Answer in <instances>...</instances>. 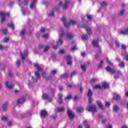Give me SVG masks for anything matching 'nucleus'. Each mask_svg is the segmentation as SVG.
Wrapping results in <instances>:
<instances>
[{"label":"nucleus","mask_w":128,"mask_h":128,"mask_svg":"<svg viewBox=\"0 0 128 128\" xmlns=\"http://www.w3.org/2000/svg\"><path fill=\"white\" fill-rule=\"evenodd\" d=\"M34 66L36 68L37 71L35 72H34L35 77L32 76V82L35 83L38 82V80L40 78V74L38 72H42L43 70L40 68V66L38 64H34Z\"/></svg>","instance_id":"nucleus-1"},{"label":"nucleus","mask_w":128,"mask_h":128,"mask_svg":"<svg viewBox=\"0 0 128 128\" xmlns=\"http://www.w3.org/2000/svg\"><path fill=\"white\" fill-rule=\"evenodd\" d=\"M106 62L108 64V66L106 68V70L108 72H110V74H115L116 73V70L110 67L114 66V64H112L110 60H108V58H106Z\"/></svg>","instance_id":"nucleus-2"},{"label":"nucleus","mask_w":128,"mask_h":128,"mask_svg":"<svg viewBox=\"0 0 128 128\" xmlns=\"http://www.w3.org/2000/svg\"><path fill=\"white\" fill-rule=\"evenodd\" d=\"M8 16L10 17V13H7L6 14L4 12H0V16H1L0 18V24H2L4 22H6V18Z\"/></svg>","instance_id":"nucleus-3"},{"label":"nucleus","mask_w":128,"mask_h":128,"mask_svg":"<svg viewBox=\"0 0 128 128\" xmlns=\"http://www.w3.org/2000/svg\"><path fill=\"white\" fill-rule=\"evenodd\" d=\"M86 110L88 112H92V114H94V112H97L96 106L94 104L88 106L87 107Z\"/></svg>","instance_id":"nucleus-4"},{"label":"nucleus","mask_w":128,"mask_h":128,"mask_svg":"<svg viewBox=\"0 0 128 128\" xmlns=\"http://www.w3.org/2000/svg\"><path fill=\"white\" fill-rule=\"evenodd\" d=\"M70 24H72V26H76V20H70L68 22H67L66 21L64 20V26L65 28H70Z\"/></svg>","instance_id":"nucleus-5"},{"label":"nucleus","mask_w":128,"mask_h":128,"mask_svg":"<svg viewBox=\"0 0 128 128\" xmlns=\"http://www.w3.org/2000/svg\"><path fill=\"white\" fill-rule=\"evenodd\" d=\"M28 50H26L24 52V54L22 53H20V58L22 62H24V60H26V58H28Z\"/></svg>","instance_id":"nucleus-6"},{"label":"nucleus","mask_w":128,"mask_h":128,"mask_svg":"<svg viewBox=\"0 0 128 128\" xmlns=\"http://www.w3.org/2000/svg\"><path fill=\"white\" fill-rule=\"evenodd\" d=\"M66 60H67V64L72 66V58L70 54L66 55Z\"/></svg>","instance_id":"nucleus-7"},{"label":"nucleus","mask_w":128,"mask_h":128,"mask_svg":"<svg viewBox=\"0 0 128 128\" xmlns=\"http://www.w3.org/2000/svg\"><path fill=\"white\" fill-rule=\"evenodd\" d=\"M93 46L94 48H98L100 52H101L100 50H102V48H100V44H98V40H93Z\"/></svg>","instance_id":"nucleus-8"},{"label":"nucleus","mask_w":128,"mask_h":128,"mask_svg":"<svg viewBox=\"0 0 128 128\" xmlns=\"http://www.w3.org/2000/svg\"><path fill=\"white\" fill-rule=\"evenodd\" d=\"M42 99L44 100H47L49 102H52V98H50L48 94H46L43 93L42 94Z\"/></svg>","instance_id":"nucleus-9"},{"label":"nucleus","mask_w":128,"mask_h":128,"mask_svg":"<svg viewBox=\"0 0 128 128\" xmlns=\"http://www.w3.org/2000/svg\"><path fill=\"white\" fill-rule=\"evenodd\" d=\"M78 27L84 28L86 30L88 34H90H90H92V30L90 29V28H88V26H86V24L83 25V26L78 25Z\"/></svg>","instance_id":"nucleus-10"},{"label":"nucleus","mask_w":128,"mask_h":128,"mask_svg":"<svg viewBox=\"0 0 128 128\" xmlns=\"http://www.w3.org/2000/svg\"><path fill=\"white\" fill-rule=\"evenodd\" d=\"M64 32L62 31L61 34V38H60L56 42L57 46H60L62 44V38H64Z\"/></svg>","instance_id":"nucleus-11"},{"label":"nucleus","mask_w":128,"mask_h":128,"mask_svg":"<svg viewBox=\"0 0 128 128\" xmlns=\"http://www.w3.org/2000/svg\"><path fill=\"white\" fill-rule=\"evenodd\" d=\"M68 114L70 120H74V113L72 110L68 109Z\"/></svg>","instance_id":"nucleus-12"},{"label":"nucleus","mask_w":128,"mask_h":128,"mask_svg":"<svg viewBox=\"0 0 128 128\" xmlns=\"http://www.w3.org/2000/svg\"><path fill=\"white\" fill-rule=\"evenodd\" d=\"M8 104V102L4 103L2 106V110L3 112H7Z\"/></svg>","instance_id":"nucleus-13"},{"label":"nucleus","mask_w":128,"mask_h":128,"mask_svg":"<svg viewBox=\"0 0 128 128\" xmlns=\"http://www.w3.org/2000/svg\"><path fill=\"white\" fill-rule=\"evenodd\" d=\"M31 3L30 4V8L34 10L36 8V0H30Z\"/></svg>","instance_id":"nucleus-14"},{"label":"nucleus","mask_w":128,"mask_h":128,"mask_svg":"<svg viewBox=\"0 0 128 128\" xmlns=\"http://www.w3.org/2000/svg\"><path fill=\"white\" fill-rule=\"evenodd\" d=\"M40 116L42 118H46V116H48V112L45 110H42L40 113Z\"/></svg>","instance_id":"nucleus-15"},{"label":"nucleus","mask_w":128,"mask_h":128,"mask_svg":"<svg viewBox=\"0 0 128 128\" xmlns=\"http://www.w3.org/2000/svg\"><path fill=\"white\" fill-rule=\"evenodd\" d=\"M5 86L6 88H8L9 90H12V85L10 84V82L9 80L6 82Z\"/></svg>","instance_id":"nucleus-16"},{"label":"nucleus","mask_w":128,"mask_h":128,"mask_svg":"<svg viewBox=\"0 0 128 128\" xmlns=\"http://www.w3.org/2000/svg\"><path fill=\"white\" fill-rule=\"evenodd\" d=\"M18 6H20L21 8V12L23 16H26V10H24V7L20 5V2H18Z\"/></svg>","instance_id":"nucleus-17"},{"label":"nucleus","mask_w":128,"mask_h":128,"mask_svg":"<svg viewBox=\"0 0 128 128\" xmlns=\"http://www.w3.org/2000/svg\"><path fill=\"white\" fill-rule=\"evenodd\" d=\"M24 102H26V99L24 98H21L17 100L16 104H22Z\"/></svg>","instance_id":"nucleus-18"},{"label":"nucleus","mask_w":128,"mask_h":128,"mask_svg":"<svg viewBox=\"0 0 128 128\" xmlns=\"http://www.w3.org/2000/svg\"><path fill=\"white\" fill-rule=\"evenodd\" d=\"M62 98H64V95L62 94H58V98L59 100L58 104H62Z\"/></svg>","instance_id":"nucleus-19"},{"label":"nucleus","mask_w":128,"mask_h":128,"mask_svg":"<svg viewBox=\"0 0 128 128\" xmlns=\"http://www.w3.org/2000/svg\"><path fill=\"white\" fill-rule=\"evenodd\" d=\"M68 6H70V1L68 0H65L64 2V10H66L68 8Z\"/></svg>","instance_id":"nucleus-20"},{"label":"nucleus","mask_w":128,"mask_h":128,"mask_svg":"<svg viewBox=\"0 0 128 128\" xmlns=\"http://www.w3.org/2000/svg\"><path fill=\"white\" fill-rule=\"evenodd\" d=\"M120 34H124V36L128 34V28H126L124 30L120 32Z\"/></svg>","instance_id":"nucleus-21"},{"label":"nucleus","mask_w":128,"mask_h":128,"mask_svg":"<svg viewBox=\"0 0 128 128\" xmlns=\"http://www.w3.org/2000/svg\"><path fill=\"white\" fill-rule=\"evenodd\" d=\"M110 85L106 82H104L102 84V87L104 88H108Z\"/></svg>","instance_id":"nucleus-22"},{"label":"nucleus","mask_w":128,"mask_h":128,"mask_svg":"<svg viewBox=\"0 0 128 128\" xmlns=\"http://www.w3.org/2000/svg\"><path fill=\"white\" fill-rule=\"evenodd\" d=\"M113 98L116 100H120V96L118 94H115L113 97Z\"/></svg>","instance_id":"nucleus-23"},{"label":"nucleus","mask_w":128,"mask_h":128,"mask_svg":"<svg viewBox=\"0 0 128 128\" xmlns=\"http://www.w3.org/2000/svg\"><path fill=\"white\" fill-rule=\"evenodd\" d=\"M122 72H120V71H118L114 77V78H115V80H118V78H120V76H122Z\"/></svg>","instance_id":"nucleus-24"},{"label":"nucleus","mask_w":128,"mask_h":128,"mask_svg":"<svg viewBox=\"0 0 128 128\" xmlns=\"http://www.w3.org/2000/svg\"><path fill=\"white\" fill-rule=\"evenodd\" d=\"M32 114V112H28L26 114L22 115V118H28V116H30Z\"/></svg>","instance_id":"nucleus-25"},{"label":"nucleus","mask_w":128,"mask_h":128,"mask_svg":"<svg viewBox=\"0 0 128 128\" xmlns=\"http://www.w3.org/2000/svg\"><path fill=\"white\" fill-rule=\"evenodd\" d=\"M113 112H118V110H120V108L118 106H113Z\"/></svg>","instance_id":"nucleus-26"},{"label":"nucleus","mask_w":128,"mask_h":128,"mask_svg":"<svg viewBox=\"0 0 128 128\" xmlns=\"http://www.w3.org/2000/svg\"><path fill=\"white\" fill-rule=\"evenodd\" d=\"M66 38H69V40H72V38H74V34L68 33L66 34Z\"/></svg>","instance_id":"nucleus-27"},{"label":"nucleus","mask_w":128,"mask_h":128,"mask_svg":"<svg viewBox=\"0 0 128 128\" xmlns=\"http://www.w3.org/2000/svg\"><path fill=\"white\" fill-rule=\"evenodd\" d=\"M87 96L88 98H92V90L89 89L87 94Z\"/></svg>","instance_id":"nucleus-28"},{"label":"nucleus","mask_w":128,"mask_h":128,"mask_svg":"<svg viewBox=\"0 0 128 128\" xmlns=\"http://www.w3.org/2000/svg\"><path fill=\"white\" fill-rule=\"evenodd\" d=\"M97 104L101 110H104V106H102V104L100 101H98Z\"/></svg>","instance_id":"nucleus-29"},{"label":"nucleus","mask_w":128,"mask_h":128,"mask_svg":"<svg viewBox=\"0 0 128 128\" xmlns=\"http://www.w3.org/2000/svg\"><path fill=\"white\" fill-rule=\"evenodd\" d=\"M97 104L101 110H104V106H102V104L100 101H98Z\"/></svg>","instance_id":"nucleus-30"},{"label":"nucleus","mask_w":128,"mask_h":128,"mask_svg":"<svg viewBox=\"0 0 128 128\" xmlns=\"http://www.w3.org/2000/svg\"><path fill=\"white\" fill-rule=\"evenodd\" d=\"M64 112V108L62 107L57 108V112Z\"/></svg>","instance_id":"nucleus-31"},{"label":"nucleus","mask_w":128,"mask_h":128,"mask_svg":"<svg viewBox=\"0 0 128 128\" xmlns=\"http://www.w3.org/2000/svg\"><path fill=\"white\" fill-rule=\"evenodd\" d=\"M8 26L10 28H12V30H14V25L12 22L8 24Z\"/></svg>","instance_id":"nucleus-32"},{"label":"nucleus","mask_w":128,"mask_h":128,"mask_svg":"<svg viewBox=\"0 0 128 128\" xmlns=\"http://www.w3.org/2000/svg\"><path fill=\"white\" fill-rule=\"evenodd\" d=\"M50 49V46L48 45H46L44 48V52H46Z\"/></svg>","instance_id":"nucleus-33"},{"label":"nucleus","mask_w":128,"mask_h":128,"mask_svg":"<svg viewBox=\"0 0 128 128\" xmlns=\"http://www.w3.org/2000/svg\"><path fill=\"white\" fill-rule=\"evenodd\" d=\"M76 110L79 112H84V108L82 107H78L76 108Z\"/></svg>","instance_id":"nucleus-34"},{"label":"nucleus","mask_w":128,"mask_h":128,"mask_svg":"<svg viewBox=\"0 0 128 128\" xmlns=\"http://www.w3.org/2000/svg\"><path fill=\"white\" fill-rule=\"evenodd\" d=\"M94 90H102V86L100 85H96L94 87Z\"/></svg>","instance_id":"nucleus-35"},{"label":"nucleus","mask_w":128,"mask_h":128,"mask_svg":"<svg viewBox=\"0 0 128 128\" xmlns=\"http://www.w3.org/2000/svg\"><path fill=\"white\" fill-rule=\"evenodd\" d=\"M101 6L102 8H104V6H108V2H106L104 1L103 2H102L101 4Z\"/></svg>","instance_id":"nucleus-36"},{"label":"nucleus","mask_w":128,"mask_h":128,"mask_svg":"<svg viewBox=\"0 0 128 128\" xmlns=\"http://www.w3.org/2000/svg\"><path fill=\"white\" fill-rule=\"evenodd\" d=\"M81 68L82 70L86 72V66L84 64L81 65Z\"/></svg>","instance_id":"nucleus-37"},{"label":"nucleus","mask_w":128,"mask_h":128,"mask_svg":"<svg viewBox=\"0 0 128 128\" xmlns=\"http://www.w3.org/2000/svg\"><path fill=\"white\" fill-rule=\"evenodd\" d=\"M4 42L8 43L10 42V37H6L4 38L3 40Z\"/></svg>","instance_id":"nucleus-38"},{"label":"nucleus","mask_w":128,"mask_h":128,"mask_svg":"<svg viewBox=\"0 0 128 128\" xmlns=\"http://www.w3.org/2000/svg\"><path fill=\"white\" fill-rule=\"evenodd\" d=\"M26 34V30H22L20 32V36H24Z\"/></svg>","instance_id":"nucleus-39"},{"label":"nucleus","mask_w":128,"mask_h":128,"mask_svg":"<svg viewBox=\"0 0 128 128\" xmlns=\"http://www.w3.org/2000/svg\"><path fill=\"white\" fill-rule=\"evenodd\" d=\"M0 68L2 70L4 71V70L6 69V66L4 64H1L0 66Z\"/></svg>","instance_id":"nucleus-40"},{"label":"nucleus","mask_w":128,"mask_h":128,"mask_svg":"<svg viewBox=\"0 0 128 128\" xmlns=\"http://www.w3.org/2000/svg\"><path fill=\"white\" fill-rule=\"evenodd\" d=\"M59 6H62L63 10H64V5L62 4V1H60L58 3Z\"/></svg>","instance_id":"nucleus-41"},{"label":"nucleus","mask_w":128,"mask_h":128,"mask_svg":"<svg viewBox=\"0 0 128 128\" xmlns=\"http://www.w3.org/2000/svg\"><path fill=\"white\" fill-rule=\"evenodd\" d=\"M54 10H52L50 13L48 14V16H54Z\"/></svg>","instance_id":"nucleus-42"},{"label":"nucleus","mask_w":128,"mask_h":128,"mask_svg":"<svg viewBox=\"0 0 128 128\" xmlns=\"http://www.w3.org/2000/svg\"><path fill=\"white\" fill-rule=\"evenodd\" d=\"M83 40H88V35H83L82 36Z\"/></svg>","instance_id":"nucleus-43"},{"label":"nucleus","mask_w":128,"mask_h":128,"mask_svg":"<svg viewBox=\"0 0 128 128\" xmlns=\"http://www.w3.org/2000/svg\"><path fill=\"white\" fill-rule=\"evenodd\" d=\"M104 64V60H101L100 64L98 65L99 68H102V64Z\"/></svg>","instance_id":"nucleus-44"},{"label":"nucleus","mask_w":128,"mask_h":128,"mask_svg":"<svg viewBox=\"0 0 128 128\" xmlns=\"http://www.w3.org/2000/svg\"><path fill=\"white\" fill-rule=\"evenodd\" d=\"M42 76L44 78H46V72H42Z\"/></svg>","instance_id":"nucleus-45"},{"label":"nucleus","mask_w":128,"mask_h":128,"mask_svg":"<svg viewBox=\"0 0 128 128\" xmlns=\"http://www.w3.org/2000/svg\"><path fill=\"white\" fill-rule=\"evenodd\" d=\"M72 95H68L65 98V100H72Z\"/></svg>","instance_id":"nucleus-46"},{"label":"nucleus","mask_w":128,"mask_h":128,"mask_svg":"<svg viewBox=\"0 0 128 128\" xmlns=\"http://www.w3.org/2000/svg\"><path fill=\"white\" fill-rule=\"evenodd\" d=\"M56 72H57L56 70H52V72H51V74H52L53 76H54V74H56Z\"/></svg>","instance_id":"nucleus-47"},{"label":"nucleus","mask_w":128,"mask_h":128,"mask_svg":"<svg viewBox=\"0 0 128 128\" xmlns=\"http://www.w3.org/2000/svg\"><path fill=\"white\" fill-rule=\"evenodd\" d=\"M54 10H55V12H56L58 14H60V13L62 12H60V8H58V7L56 8L55 9H54Z\"/></svg>","instance_id":"nucleus-48"},{"label":"nucleus","mask_w":128,"mask_h":128,"mask_svg":"<svg viewBox=\"0 0 128 128\" xmlns=\"http://www.w3.org/2000/svg\"><path fill=\"white\" fill-rule=\"evenodd\" d=\"M40 30V32L43 34V32H46V28H44V27H42Z\"/></svg>","instance_id":"nucleus-49"},{"label":"nucleus","mask_w":128,"mask_h":128,"mask_svg":"<svg viewBox=\"0 0 128 128\" xmlns=\"http://www.w3.org/2000/svg\"><path fill=\"white\" fill-rule=\"evenodd\" d=\"M56 118H58V116L56 115H52L50 116V118H51V120H56Z\"/></svg>","instance_id":"nucleus-50"},{"label":"nucleus","mask_w":128,"mask_h":128,"mask_svg":"<svg viewBox=\"0 0 128 128\" xmlns=\"http://www.w3.org/2000/svg\"><path fill=\"white\" fill-rule=\"evenodd\" d=\"M22 4H24V6H28V1L26 0H24L22 1Z\"/></svg>","instance_id":"nucleus-51"},{"label":"nucleus","mask_w":128,"mask_h":128,"mask_svg":"<svg viewBox=\"0 0 128 128\" xmlns=\"http://www.w3.org/2000/svg\"><path fill=\"white\" fill-rule=\"evenodd\" d=\"M78 74V73L76 71H74L72 74H71V78H72L74 76H76Z\"/></svg>","instance_id":"nucleus-52"},{"label":"nucleus","mask_w":128,"mask_h":128,"mask_svg":"<svg viewBox=\"0 0 128 128\" xmlns=\"http://www.w3.org/2000/svg\"><path fill=\"white\" fill-rule=\"evenodd\" d=\"M126 10H124V9H123L120 12L119 14H120V16H122L124 14Z\"/></svg>","instance_id":"nucleus-53"},{"label":"nucleus","mask_w":128,"mask_h":128,"mask_svg":"<svg viewBox=\"0 0 128 128\" xmlns=\"http://www.w3.org/2000/svg\"><path fill=\"white\" fill-rule=\"evenodd\" d=\"M119 66L120 68H124V62H122L119 64Z\"/></svg>","instance_id":"nucleus-54"},{"label":"nucleus","mask_w":128,"mask_h":128,"mask_svg":"<svg viewBox=\"0 0 128 128\" xmlns=\"http://www.w3.org/2000/svg\"><path fill=\"white\" fill-rule=\"evenodd\" d=\"M2 32H3V34H7L6 32H8V30L7 29H2Z\"/></svg>","instance_id":"nucleus-55"},{"label":"nucleus","mask_w":128,"mask_h":128,"mask_svg":"<svg viewBox=\"0 0 128 128\" xmlns=\"http://www.w3.org/2000/svg\"><path fill=\"white\" fill-rule=\"evenodd\" d=\"M20 60H17L16 65L18 68H20Z\"/></svg>","instance_id":"nucleus-56"},{"label":"nucleus","mask_w":128,"mask_h":128,"mask_svg":"<svg viewBox=\"0 0 128 128\" xmlns=\"http://www.w3.org/2000/svg\"><path fill=\"white\" fill-rule=\"evenodd\" d=\"M42 38H48V34H44Z\"/></svg>","instance_id":"nucleus-57"},{"label":"nucleus","mask_w":128,"mask_h":128,"mask_svg":"<svg viewBox=\"0 0 128 128\" xmlns=\"http://www.w3.org/2000/svg\"><path fill=\"white\" fill-rule=\"evenodd\" d=\"M52 60H56V54L54 53L52 54Z\"/></svg>","instance_id":"nucleus-58"},{"label":"nucleus","mask_w":128,"mask_h":128,"mask_svg":"<svg viewBox=\"0 0 128 128\" xmlns=\"http://www.w3.org/2000/svg\"><path fill=\"white\" fill-rule=\"evenodd\" d=\"M98 79L96 78H93L91 80L92 82H96Z\"/></svg>","instance_id":"nucleus-59"},{"label":"nucleus","mask_w":128,"mask_h":128,"mask_svg":"<svg viewBox=\"0 0 128 128\" xmlns=\"http://www.w3.org/2000/svg\"><path fill=\"white\" fill-rule=\"evenodd\" d=\"M2 120H4V122H6V120H8V118L6 116H2L1 118Z\"/></svg>","instance_id":"nucleus-60"},{"label":"nucleus","mask_w":128,"mask_h":128,"mask_svg":"<svg viewBox=\"0 0 128 128\" xmlns=\"http://www.w3.org/2000/svg\"><path fill=\"white\" fill-rule=\"evenodd\" d=\"M115 43L116 48H120V42L118 41H116Z\"/></svg>","instance_id":"nucleus-61"},{"label":"nucleus","mask_w":128,"mask_h":128,"mask_svg":"<svg viewBox=\"0 0 128 128\" xmlns=\"http://www.w3.org/2000/svg\"><path fill=\"white\" fill-rule=\"evenodd\" d=\"M88 102L89 104L92 102V97H88Z\"/></svg>","instance_id":"nucleus-62"},{"label":"nucleus","mask_w":128,"mask_h":128,"mask_svg":"<svg viewBox=\"0 0 128 128\" xmlns=\"http://www.w3.org/2000/svg\"><path fill=\"white\" fill-rule=\"evenodd\" d=\"M44 44H39L38 48H40V49L42 48H44Z\"/></svg>","instance_id":"nucleus-63"},{"label":"nucleus","mask_w":128,"mask_h":128,"mask_svg":"<svg viewBox=\"0 0 128 128\" xmlns=\"http://www.w3.org/2000/svg\"><path fill=\"white\" fill-rule=\"evenodd\" d=\"M59 54H64V50H60L59 51Z\"/></svg>","instance_id":"nucleus-64"}]
</instances>
